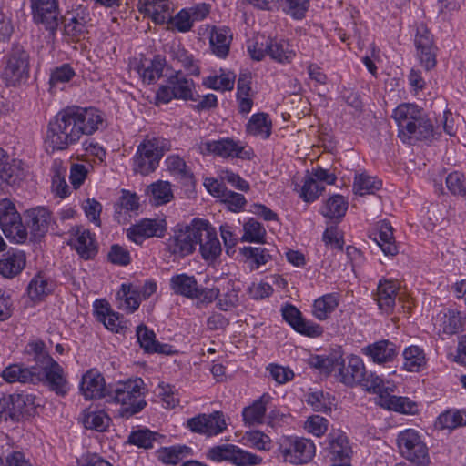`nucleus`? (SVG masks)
Here are the masks:
<instances>
[{"mask_svg": "<svg viewBox=\"0 0 466 466\" xmlns=\"http://www.w3.org/2000/svg\"><path fill=\"white\" fill-rule=\"evenodd\" d=\"M104 125L102 113L93 107L67 106L48 123L47 142L53 150H65L83 135H92Z\"/></svg>", "mask_w": 466, "mask_h": 466, "instance_id": "1", "label": "nucleus"}, {"mask_svg": "<svg viewBox=\"0 0 466 466\" xmlns=\"http://www.w3.org/2000/svg\"><path fill=\"white\" fill-rule=\"evenodd\" d=\"M399 128V137L408 144L433 138V125L420 107L414 104H401L392 115Z\"/></svg>", "mask_w": 466, "mask_h": 466, "instance_id": "2", "label": "nucleus"}, {"mask_svg": "<svg viewBox=\"0 0 466 466\" xmlns=\"http://www.w3.org/2000/svg\"><path fill=\"white\" fill-rule=\"evenodd\" d=\"M145 383L141 378L136 377L121 380L108 386V401L121 405L118 414L121 418L129 419L140 412L146 406Z\"/></svg>", "mask_w": 466, "mask_h": 466, "instance_id": "3", "label": "nucleus"}, {"mask_svg": "<svg viewBox=\"0 0 466 466\" xmlns=\"http://www.w3.org/2000/svg\"><path fill=\"white\" fill-rule=\"evenodd\" d=\"M25 353L35 358L36 372L41 374L39 382L45 381L50 390L64 396L67 392V383L63 369L46 350L45 343L42 340L30 342L25 347Z\"/></svg>", "mask_w": 466, "mask_h": 466, "instance_id": "4", "label": "nucleus"}, {"mask_svg": "<svg viewBox=\"0 0 466 466\" xmlns=\"http://www.w3.org/2000/svg\"><path fill=\"white\" fill-rule=\"evenodd\" d=\"M399 453L413 466H429V449L419 431L406 429L396 439Z\"/></svg>", "mask_w": 466, "mask_h": 466, "instance_id": "5", "label": "nucleus"}, {"mask_svg": "<svg viewBox=\"0 0 466 466\" xmlns=\"http://www.w3.org/2000/svg\"><path fill=\"white\" fill-rule=\"evenodd\" d=\"M29 1L34 24L42 26L54 38L60 23L63 22L58 0Z\"/></svg>", "mask_w": 466, "mask_h": 466, "instance_id": "6", "label": "nucleus"}, {"mask_svg": "<svg viewBox=\"0 0 466 466\" xmlns=\"http://www.w3.org/2000/svg\"><path fill=\"white\" fill-rule=\"evenodd\" d=\"M195 83L186 77L181 71H177L167 78V84L161 86L157 92V99L168 103L172 99L198 101L199 96L194 93Z\"/></svg>", "mask_w": 466, "mask_h": 466, "instance_id": "7", "label": "nucleus"}, {"mask_svg": "<svg viewBox=\"0 0 466 466\" xmlns=\"http://www.w3.org/2000/svg\"><path fill=\"white\" fill-rule=\"evenodd\" d=\"M198 240H201V232L198 233V220H194L190 226L177 227L167 240V250L175 258H183L194 252Z\"/></svg>", "mask_w": 466, "mask_h": 466, "instance_id": "8", "label": "nucleus"}, {"mask_svg": "<svg viewBox=\"0 0 466 466\" xmlns=\"http://www.w3.org/2000/svg\"><path fill=\"white\" fill-rule=\"evenodd\" d=\"M30 56L21 45H14L6 55L3 77L8 86H16L29 77Z\"/></svg>", "mask_w": 466, "mask_h": 466, "instance_id": "9", "label": "nucleus"}, {"mask_svg": "<svg viewBox=\"0 0 466 466\" xmlns=\"http://www.w3.org/2000/svg\"><path fill=\"white\" fill-rule=\"evenodd\" d=\"M165 147L163 141L158 138H153L141 143L137 149L133 158V170L143 176L156 170L159 160L164 156Z\"/></svg>", "mask_w": 466, "mask_h": 466, "instance_id": "10", "label": "nucleus"}, {"mask_svg": "<svg viewBox=\"0 0 466 466\" xmlns=\"http://www.w3.org/2000/svg\"><path fill=\"white\" fill-rule=\"evenodd\" d=\"M208 458L221 462L228 461L235 466H256L262 462V458L233 444H222L210 448Z\"/></svg>", "mask_w": 466, "mask_h": 466, "instance_id": "11", "label": "nucleus"}, {"mask_svg": "<svg viewBox=\"0 0 466 466\" xmlns=\"http://www.w3.org/2000/svg\"><path fill=\"white\" fill-rule=\"evenodd\" d=\"M0 228L7 238L16 243H23L27 238V231L20 214L15 204L7 199L0 204Z\"/></svg>", "mask_w": 466, "mask_h": 466, "instance_id": "12", "label": "nucleus"}, {"mask_svg": "<svg viewBox=\"0 0 466 466\" xmlns=\"http://www.w3.org/2000/svg\"><path fill=\"white\" fill-rule=\"evenodd\" d=\"M201 154H214L221 157H238L241 159H251L253 150L244 147L232 138L226 137L219 140L204 141L198 145Z\"/></svg>", "mask_w": 466, "mask_h": 466, "instance_id": "13", "label": "nucleus"}, {"mask_svg": "<svg viewBox=\"0 0 466 466\" xmlns=\"http://www.w3.org/2000/svg\"><path fill=\"white\" fill-rule=\"evenodd\" d=\"M280 453L286 462L299 465L309 462L315 454L314 443L305 438H287L280 445Z\"/></svg>", "mask_w": 466, "mask_h": 466, "instance_id": "14", "label": "nucleus"}, {"mask_svg": "<svg viewBox=\"0 0 466 466\" xmlns=\"http://www.w3.org/2000/svg\"><path fill=\"white\" fill-rule=\"evenodd\" d=\"M37 371V361L34 356H28L27 363H15L5 367L2 379L7 383L37 384L41 376Z\"/></svg>", "mask_w": 466, "mask_h": 466, "instance_id": "15", "label": "nucleus"}, {"mask_svg": "<svg viewBox=\"0 0 466 466\" xmlns=\"http://www.w3.org/2000/svg\"><path fill=\"white\" fill-rule=\"evenodd\" d=\"M335 377L343 384L353 386L360 383L364 379L365 366L362 360L357 356H351L348 363L339 357L336 358L333 372Z\"/></svg>", "mask_w": 466, "mask_h": 466, "instance_id": "16", "label": "nucleus"}, {"mask_svg": "<svg viewBox=\"0 0 466 466\" xmlns=\"http://www.w3.org/2000/svg\"><path fill=\"white\" fill-rule=\"evenodd\" d=\"M167 231L165 219L143 218L127 230L128 238L136 244L141 245L145 239L150 238H162Z\"/></svg>", "mask_w": 466, "mask_h": 466, "instance_id": "17", "label": "nucleus"}, {"mask_svg": "<svg viewBox=\"0 0 466 466\" xmlns=\"http://www.w3.org/2000/svg\"><path fill=\"white\" fill-rule=\"evenodd\" d=\"M187 424L193 432L208 436L217 435L226 429L223 414L219 411L210 415L199 414L189 419Z\"/></svg>", "mask_w": 466, "mask_h": 466, "instance_id": "18", "label": "nucleus"}, {"mask_svg": "<svg viewBox=\"0 0 466 466\" xmlns=\"http://www.w3.org/2000/svg\"><path fill=\"white\" fill-rule=\"evenodd\" d=\"M283 319L299 333L309 337H319L322 328L302 318L301 312L293 305L287 304L281 309Z\"/></svg>", "mask_w": 466, "mask_h": 466, "instance_id": "19", "label": "nucleus"}, {"mask_svg": "<svg viewBox=\"0 0 466 466\" xmlns=\"http://www.w3.org/2000/svg\"><path fill=\"white\" fill-rule=\"evenodd\" d=\"M201 232V240H198L202 258L207 261H214L221 254V245L216 232L208 222L198 220V233Z\"/></svg>", "mask_w": 466, "mask_h": 466, "instance_id": "20", "label": "nucleus"}, {"mask_svg": "<svg viewBox=\"0 0 466 466\" xmlns=\"http://www.w3.org/2000/svg\"><path fill=\"white\" fill-rule=\"evenodd\" d=\"M80 390L86 400H97L108 397V387L105 379L96 370H89L83 376Z\"/></svg>", "mask_w": 466, "mask_h": 466, "instance_id": "21", "label": "nucleus"}, {"mask_svg": "<svg viewBox=\"0 0 466 466\" xmlns=\"http://www.w3.org/2000/svg\"><path fill=\"white\" fill-rule=\"evenodd\" d=\"M71 234L75 238H71L68 244L74 246L82 258L90 259L96 254L95 236L88 229L74 227L71 229Z\"/></svg>", "mask_w": 466, "mask_h": 466, "instance_id": "22", "label": "nucleus"}, {"mask_svg": "<svg viewBox=\"0 0 466 466\" xmlns=\"http://www.w3.org/2000/svg\"><path fill=\"white\" fill-rule=\"evenodd\" d=\"M25 218L27 227L35 237H43L48 230L52 215L45 207H35L25 211Z\"/></svg>", "mask_w": 466, "mask_h": 466, "instance_id": "23", "label": "nucleus"}, {"mask_svg": "<svg viewBox=\"0 0 466 466\" xmlns=\"http://www.w3.org/2000/svg\"><path fill=\"white\" fill-rule=\"evenodd\" d=\"M326 451L327 456L332 462L350 461L352 452L348 438L341 432H333L329 435Z\"/></svg>", "mask_w": 466, "mask_h": 466, "instance_id": "24", "label": "nucleus"}, {"mask_svg": "<svg viewBox=\"0 0 466 466\" xmlns=\"http://www.w3.org/2000/svg\"><path fill=\"white\" fill-rule=\"evenodd\" d=\"M265 51L271 59L279 63H290L296 56L289 47V44L284 39L267 38Z\"/></svg>", "mask_w": 466, "mask_h": 466, "instance_id": "25", "label": "nucleus"}, {"mask_svg": "<svg viewBox=\"0 0 466 466\" xmlns=\"http://www.w3.org/2000/svg\"><path fill=\"white\" fill-rule=\"evenodd\" d=\"M231 40L232 34L228 27H214L209 37L212 53L225 58L228 55Z\"/></svg>", "mask_w": 466, "mask_h": 466, "instance_id": "26", "label": "nucleus"}, {"mask_svg": "<svg viewBox=\"0 0 466 466\" xmlns=\"http://www.w3.org/2000/svg\"><path fill=\"white\" fill-rule=\"evenodd\" d=\"M374 240L385 255L395 256L398 253L393 237V228L389 221H380L378 224V232L374 233Z\"/></svg>", "mask_w": 466, "mask_h": 466, "instance_id": "27", "label": "nucleus"}, {"mask_svg": "<svg viewBox=\"0 0 466 466\" xmlns=\"http://www.w3.org/2000/svg\"><path fill=\"white\" fill-rule=\"evenodd\" d=\"M363 352L377 363L390 361L397 355L395 345L389 340H380L368 345L363 349Z\"/></svg>", "mask_w": 466, "mask_h": 466, "instance_id": "28", "label": "nucleus"}, {"mask_svg": "<svg viewBox=\"0 0 466 466\" xmlns=\"http://www.w3.org/2000/svg\"><path fill=\"white\" fill-rule=\"evenodd\" d=\"M378 403L385 409L403 414H414L417 411V405L414 401L407 397L390 395L389 391L380 396Z\"/></svg>", "mask_w": 466, "mask_h": 466, "instance_id": "29", "label": "nucleus"}, {"mask_svg": "<svg viewBox=\"0 0 466 466\" xmlns=\"http://www.w3.org/2000/svg\"><path fill=\"white\" fill-rule=\"evenodd\" d=\"M397 295V287L391 280H380L376 294V300L380 309L389 313L391 312L395 306Z\"/></svg>", "mask_w": 466, "mask_h": 466, "instance_id": "30", "label": "nucleus"}, {"mask_svg": "<svg viewBox=\"0 0 466 466\" xmlns=\"http://www.w3.org/2000/svg\"><path fill=\"white\" fill-rule=\"evenodd\" d=\"M25 265L23 252L8 251L0 259V274L5 278H13L22 271Z\"/></svg>", "mask_w": 466, "mask_h": 466, "instance_id": "31", "label": "nucleus"}, {"mask_svg": "<svg viewBox=\"0 0 466 466\" xmlns=\"http://www.w3.org/2000/svg\"><path fill=\"white\" fill-rule=\"evenodd\" d=\"M198 286L195 277L185 273L173 276L170 279V288L176 294L190 299L197 296Z\"/></svg>", "mask_w": 466, "mask_h": 466, "instance_id": "32", "label": "nucleus"}, {"mask_svg": "<svg viewBox=\"0 0 466 466\" xmlns=\"http://www.w3.org/2000/svg\"><path fill=\"white\" fill-rule=\"evenodd\" d=\"M11 395L19 421L25 416H31L35 412L39 404L35 402L36 397L35 395L24 392Z\"/></svg>", "mask_w": 466, "mask_h": 466, "instance_id": "33", "label": "nucleus"}, {"mask_svg": "<svg viewBox=\"0 0 466 466\" xmlns=\"http://www.w3.org/2000/svg\"><path fill=\"white\" fill-rule=\"evenodd\" d=\"M268 394H263L251 406L246 407L242 411L243 420L249 425L261 423L266 413V405L270 400Z\"/></svg>", "mask_w": 466, "mask_h": 466, "instance_id": "34", "label": "nucleus"}, {"mask_svg": "<svg viewBox=\"0 0 466 466\" xmlns=\"http://www.w3.org/2000/svg\"><path fill=\"white\" fill-rule=\"evenodd\" d=\"M111 421V419L104 410H85L83 411L82 423L87 430H94L99 432L105 431Z\"/></svg>", "mask_w": 466, "mask_h": 466, "instance_id": "35", "label": "nucleus"}, {"mask_svg": "<svg viewBox=\"0 0 466 466\" xmlns=\"http://www.w3.org/2000/svg\"><path fill=\"white\" fill-rule=\"evenodd\" d=\"M246 130L247 133L255 137H268L271 133V121L268 119V115L263 112L252 115L247 123Z\"/></svg>", "mask_w": 466, "mask_h": 466, "instance_id": "36", "label": "nucleus"}, {"mask_svg": "<svg viewBox=\"0 0 466 466\" xmlns=\"http://www.w3.org/2000/svg\"><path fill=\"white\" fill-rule=\"evenodd\" d=\"M339 305V298L334 293L323 295L313 303V315L319 320H325Z\"/></svg>", "mask_w": 466, "mask_h": 466, "instance_id": "37", "label": "nucleus"}, {"mask_svg": "<svg viewBox=\"0 0 466 466\" xmlns=\"http://www.w3.org/2000/svg\"><path fill=\"white\" fill-rule=\"evenodd\" d=\"M147 192L150 194V203L155 206L167 204L173 198L171 185L167 181L159 180L152 183Z\"/></svg>", "mask_w": 466, "mask_h": 466, "instance_id": "38", "label": "nucleus"}, {"mask_svg": "<svg viewBox=\"0 0 466 466\" xmlns=\"http://www.w3.org/2000/svg\"><path fill=\"white\" fill-rule=\"evenodd\" d=\"M348 202L341 195L329 198L321 208V214L329 218L339 220L346 214Z\"/></svg>", "mask_w": 466, "mask_h": 466, "instance_id": "39", "label": "nucleus"}, {"mask_svg": "<svg viewBox=\"0 0 466 466\" xmlns=\"http://www.w3.org/2000/svg\"><path fill=\"white\" fill-rule=\"evenodd\" d=\"M220 75L209 76L203 79V85L216 91H230L234 87L236 76L232 72L225 73L220 69Z\"/></svg>", "mask_w": 466, "mask_h": 466, "instance_id": "40", "label": "nucleus"}, {"mask_svg": "<svg viewBox=\"0 0 466 466\" xmlns=\"http://www.w3.org/2000/svg\"><path fill=\"white\" fill-rule=\"evenodd\" d=\"M67 17L63 16L64 33L72 38H79L86 31L87 20L79 14L75 15L73 12H67Z\"/></svg>", "mask_w": 466, "mask_h": 466, "instance_id": "41", "label": "nucleus"}, {"mask_svg": "<svg viewBox=\"0 0 466 466\" xmlns=\"http://www.w3.org/2000/svg\"><path fill=\"white\" fill-rule=\"evenodd\" d=\"M404 363L403 367L410 372H418L420 368L425 366L426 360L424 352L418 346H410L403 351Z\"/></svg>", "mask_w": 466, "mask_h": 466, "instance_id": "42", "label": "nucleus"}, {"mask_svg": "<svg viewBox=\"0 0 466 466\" xmlns=\"http://www.w3.org/2000/svg\"><path fill=\"white\" fill-rule=\"evenodd\" d=\"M240 253L250 263L251 269H258L271 259L269 251L261 247H244Z\"/></svg>", "mask_w": 466, "mask_h": 466, "instance_id": "43", "label": "nucleus"}, {"mask_svg": "<svg viewBox=\"0 0 466 466\" xmlns=\"http://www.w3.org/2000/svg\"><path fill=\"white\" fill-rule=\"evenodd\" d=\"M144 11L149 15L152 20L158 25L170 23L172 15L170 12V2L161 4H144Z\"/></svg>", "mask_w": 466, "mask_h": 466, "instance_id": "44", "label": "nucleus"}, {"mask_svg": "<svg viewBox=\"0 0 466 466\" xmlns=\"http://www.w3.org/2000/svg\"><path fill=\"white\" fill-rule=\"evenodd\" d=\"M190 452V448L184 446L165 447L157 451V458L165 464H177Z\"/></svg>", "mask_w": 466, "mask_h": 466, "instance_id": "45", "label": "nucleus"}, {"mask_svg": "<svg viewBox=\"0 0 466 466\" xmlns=\"http://www.w3.org/2000/svg\"><path fill=\"white\" fill-rule=\"evenodd\" d=\"M166 66V59L160 55H157L150 61L149 65L143 68L141 76L144 82L147 84L154 83L156 80L162 76L164 67Z\"/></svg>", "mask_w": 466, "mask_h": 466, "instance_id": "46", "label": "nucleus"}, {"mask_svg": "<svg viewBox=\"0 0 466 466\" xmlns=\"http://www.w3.org/2000/svg\"><path fill=\"white\" fill-rule=\"evenodd\" d=\"M243 228L242 241L264 243L266 229L260 222L254 218H249L244 224Z\"/></svg>", "mask_w": 466, "mask_h": 466, "instance_id": "47", "label": "nucleus"}, {"mask_svg": "<svg viewBox=\"0 0 466 466\" xmlns=\"http://www.w3.org/2000/svg\"><path fill=\"white\" fill-rule=\"evenodd\" d=\"M157 433L144 428L131 431L127 442L137 446L138 448L150 449L153 442L157 440Z\"/></svg>", "mask_w": 466, "mask_h": 466, "instance_id": "48", "label": "nucleus"}, {"mask_svg": "<svg viewBox=\"0 0 466 466\" xmlns=\"http://www.w3.org/2000/svg\"><path fill=\"white\" fill-rule=\"evenodd\" d=\"M140 294L136 290H132L131 287L122 284L120 290L116 294V299L120 300L119 307H125L130 312H134L140 305Z\"/></svg>", "mask_w": 466, "mask_h": 466, "instance_id": "49", "label": "nucleus"}, {"mask_svg": "<svg viewBox=\"0 0 466 466\" xmlns=\"http://www.w3.org/2000/svg\"><path fill=\"white\" fill-rule=\"evenodd\" d=\"M437 423L441 429L453 430L466 425V415L460 410H447L439 415Z\"/></svg>", "mask_w": 466, "mask_h": 466, "instance_id": "50", "label": "nucleus"}, {"mask_svg": "<svg viewBox=\"0 0 466 466\" xmlns=\"http://www.w3.org/2000/svg\"><path fill=\"white\" fill-rule=\"evenodd\" d=\"M381 182L376 180L374 177L365 174H360L355 177L353 190L355 194L363 196L366 194H373L376 190L380 189Z\"/></svg>", "mask_w": 466, "mask_h": 466, "instance_id": "51", "label": "nucleus"}, {"mask_svg": "<svg viewBox=\"0 0 466 466\" xmlns=\"http://www.w3.org/2000/svg\"><path fill=\"white\" fill-rule=\"evenodd\" d=\"M52 289L53 285L44 277L36 276L30 281L27 292L32 300H41L52 291Z\"/></svg>", "mask_w": 466, "mask_h": 466, "instance_id": "52", "label": "nucleus"}, {"mask_svg": "<svg viewBox=\"0 0 466 466\" xmlns=\"http://www.w3.org/2000/svg\"><path fill=\"white\" fill-rule=\"evenodd\" d=\"M167 167L170 172L179 176L181 178L189 182L193 178V175L187 167L186 162L177 155H172L166 159Z\"/></svg>", "mask_w": 466, "mask_h": 466, "instance_id": "53", "label": "nucleus"}, {"mask_svg": "<svg viewBox=\"0 0 466 466\" xmlns=\"http://www.w3.org/2000/svg\"><path fill=\"white\" fill-rule=\"evenodd\" d=\"M464 325V318L454 309H450L443 319V332L446 334H455L459 332Z\"/></svg>", "mask_w": 466, "mask_h": 466, "instance_id": "54", "label": "nucleus"}, {"mask_svg": "<svg viewBox=\"0 0 466 466\" xmlns=\"http://www.w3.org/2000/svg\"><path fill=\"white\" fill-rule=\"evenodd\" d=\"M324 187L320 186L309 173L305 176L304 185L301 188V197L307 202L314 201L319 198Z\"/></svg>", "mask_w": 466, "mask_h": 466, "instance_id": "55", "label": "nucleus"}, {"mask_svg": "<svg viewBox=\"0 0 466 466\" xmlns=\"http://www.w3.org/2000/svg\"><path fill=\"white\" fill-rule=\"evenodd\" d=\"M136 335L137 342L144 350V351L147 353H151L152 350L154 349V345L157 342L155 332L151 329H148L146 325L140 324L137 327Z\"/></svg>", "mask_w": 466, "mask_h": 466, "instance_id": "56", "label": "nucleus"}, {"mask_svg": "<svg viewBox=\"0 0 466 466\" xmlns=\"http://www.w3.org/2000/svg\"><path fill=\"white\" fill-rule=\"evenodd\" d=\"M446 186L453 195L466 199V179L460 172H452L446 177Z\"/></svg>", "mask_w": 466, "mask_h": 466, "instance_id": "57", "label": "nucleus"}, {"mask_svg": "<svg viewBox=\"0 0 466 466\" xmlns=\"http://www.w3.org/2000/svg\"><path fill=\"white\" fill-rule=\"evenodd\" d=\"M361 385L366 388L368 391L376 393L379 395V400L381 395L386 394L389 391V388L384 386L383 380L380 377L374 373L367 374L365 371L364 379L360 381Z\"/></svg>", "mask_w": 466, "mask_h": 466, "instance_id": "58", "label": "nucleus"}, {"mask_svg": "<svg viewBox=\"0 0 466 466\" xmlns=\"http://www.w3.org/2000/svg\"><path fill=\"white\" fill-rule=\"evenodd\" d=\"M174 56L190 75L198 76L200 74L198 65L186 49L178 47L174 52Z\"/></svg>", "mask_w": 466, "mask_h": 466, "instance_id": "59", "label": "nucleus"}, {"mask_svg": "<svg viewBox=\"0 0 466 466\" xmlns=\"http://www.w3.org/2000/svg\"><path fill=\"white\" fill-rule=\"evenodd\" d=\"M75 76V71L68 64H64L54 69L51 73L49 84L51 88L56 85L69 82Z\"/></svg>", "mask_w": 466, "mask_h": 466, "instance_id": "60", "label": "nucleus"}, {"mask_svg": "<svg viewBox=\"0 0 466 466\" xmlns=\"http://www.w3.org/2000/svg\"><path fill=\"white\" fill-rule=\"evenodd\" d=\"M307 402L318 412H327L331 410L332 403L329 400V394L325 395L323 392L310 393L308 396Z\"/></svg>", "mask_w": 466, "mask_h": 466, "instance_id": "61", "label": "nucleus"}, {"mask_svg": "<svg viewBox=\"0 0 466 466\" xmlns=\"http://www.w3.org/2000/svg\"><path fill=\"white\" fill-rule=\"evenodd\" d=\"M107 257L108 260L116 265L127 266L131 262L129 251L118 244L111 246Z\"/></svg>", "mask_w": 466, "mask_h": 466, "instance_id": "62", "label": "nucleus"}, {"mask_svg": "<svg viewBox=\"0 0 466 466\" xmlns=\"http://www.w3.org/2000/svg\"><path fill=\"white\" fill-rule=\"evenodd\" d=\"M244 439L258 450L268 451L270 449L271 441L269 437L261 431H253L246 432Z\"/></svg>", "mask_w": 466, "mask_h": 466, "instance_id": "63", "label": "nucleus"}, {"mask_svg": "<svg viewBox=\"0 0 466 466\" xmlns=\"http://www.w3.org/2000/svg\"><path fill=\"white\" fill-rule=\"evenodd\" d=\"M221 202H223L230 211L238 213L243 209L247 200L242 194L228 189L225 196L221 198Z\"/></svg>", "mask_w": 466, "mask_h": 466, "instance_id": "64", "label": "nucleus"}]
</instances>
